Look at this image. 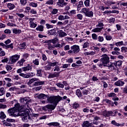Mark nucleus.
I'll use <instances>...</instances> for the list:
<instances>
[{"label":"nucleus","instance_id":"4468645a","mask_svg":"<svg viewBox=\"0 0 127 127\" xmlns=\"http://www.w3.org/2000/svg\"><path fill=\"white\" fill-rule=\"evenodd\" d=\"M59 37H64V36H67V33L63 31V30H61L59 31Z\"/></svg>","mask_w":127,"mask_h":127},{"label":"nucleus","instance_id":"052dcab7","mask_svg":"<svg viewBox=\"0 0 127 127\" xmlns=\"http://www.w3.org/2000/svg\"><path fill=\"white\" fill-rule=\"evenodd\" d=\"M116 21V19L115 18H111L109 19L110 23H114Z\"/></svg>","mask_w":127,"mask_h":127},{"label":"nucleus","instance_id":"9d476101","mask_svg":"<svg viewBox=\"0 0 127 127\" xmlns=\"http://www.w3.org/2000/svg\"><path fill=\"white\" fill-rule=\"evenodd\" d=\"M20 101L21 103H23V104H24L25 107H28V104L30 103V101H29L28 99H27V98H20Z\"/></svg>","mask_w":127,"mask_h":127},{"label":"nucleus","instance_id":"f257e3e1","mask_svg":"<svg viewBox=\"0 0 127 127\" xmlns=\"http://www.w3.org/2000/svg\"><path fill=\"white\" fill-rule=\"evenodd\" d=\"M19 107H20L19 103H17L15 105L14 107L8 110L9 116L14 117L21 116L23 122L25 123L28 122V121L30 120V117L29 116L30 111H29V109H27L24 111H19Z\"/></svg>","mask_w":127,"mask_h":127},{"label":"nucleus","instance_id":"c9c22d12","mask_svg":"<svg viewBox=\"0 0 127 127\" xmlns=\"http://www.w3.org/2000/svg\"><path fill=\"white\" fill-rule=\"evenodd\" d=\"M20 2L21 5L24 6L27 3V0H20Z\"/></svg>","mask_w":127,"mask_h":127},{"label":"nucleus","instance_id":"20e7f679","mask_svg":"<svg viewBox=\"0 0 127 127\" xmlns=\"http://www.w3.org/2000/svg\"><path fill=\"white\" fill-rule=\"evenodd\" d=\"M102 57V58L100 59V61L103 63V66L105 67L106 65L110 63V58L107 54L103 55Z\"/></svg>","mask_w":127,"mask_h":127},{"label":"nucleus","instance_id":"f704fd0d","mask_svg":"<svg viewBox=\"0 0 127 127\" xmlns=\"http://www.w3.org/2000/svg\"><path fill=\"white\" fill-rule=\"evenodd\" d=\"M55 47L53 46V45H52V44H51V43L48 44V48L49 49V50H52V49H53Z\"/></svg>","mask_w":127,"mask_h":127},{"label":"nucleus","instance_id":"338daca9","mask_svg":"<svg viewBox=\"0 0 127 127\" xmlns=\"http://www.w3.org/2000/svg\"><path fill=\"white\" fill-rule=\"evenodd\" d=\"M112 37L110 35L106 36V40H112Z\"/></svg>","mask_w":127,"mask_h":127},{"label":"nucleus","instance_id":"7c9ffc66","mask_svg":"<svg viewBox=\"0 0 127 127\" xmlns=\"http://www.w3.org/2000/svg\"><path fill=\"white\" fill-rule=\"evenodd\" d=\"M70 2L73 4V6H77L78 1L77 0H70Z\"/></svg>","mask_w":127,"mask_h":127},{"label":"nucleus","instance_id":"1a4fd4ad","mask_svg":"<svg viewBox=\"0 0 127 127\" xmlns=\"http://www.w3.org/2000/svg\"><path fill=\"white\" fill-rule=\"evenodd\" d=\"M57 4L58 5L59 7H64V6L68 4V3L65 2L64 0H58Z\"/></svg>","mask_w":127,"mask_h":127},{"label":"nucleus","instance_id":"2eb2a0df","mask_svg":"<svg viewBox=\"0 0 127 127\" xmlns=\"http://www.w3.org/2000/svg\"><path fill=\"white\" fill-rule=\"evenodd\" d=\"M49 97V96H48L47 95H45L43 93H41L40 94H39V95L37 96V98H38V99H45V98H48Z\"/></svg>","mask_w":127,"mask_h":127},{"label":"nucleus","instance_id":"a18cd8bd","mask_svg":"<svg viewBox=\"0 0 127 127\" xmlns=\"http://www.w3.org/2000/svg\"><path fill=\"white\" fill-rule=\"evenodd\" d=\"M115 45H116V46H121L124 45V42L121 41L119 42L116 43Z\"/></svg>","mask_w":127,"mask_h":127},{"label":"nucleus","instance_id":"09e8293b","mask_svg":"<svg viewBox=\"0 0 127 127\" xmlns=\"http://www.w3.org/2000/svg\"><path fill=\"white\" fill-rule=\"evenodd\" d=\"M111 124H112V125H114V126H116V127H120V124L117 123L115 121H112Z\"/></svg>","mask_w":127,"mask_h":127},{"label":"nucleus","instance_id":"de8ad7c7","mask_svg":"<svg viewBox=\"0 0 127 127\" xmlns=\"http://www.w3.org/2000/svg\"><path fill=\"white\" fill-rule=\"evenodd\" d=\"M84 4L85 6H89L90 5V0H86L84 1Z\"/></svg>","mask_w":127,"mask_h":127},{"label":"nucleus","instance_id":"c756f323","mask_svg":"<svg viewBox=\"0 0 127 127\" xmlns=\"http://www.w3.org/2000/svg\"><path fill=\"white\" fill-rule=\"evenodd\" d=\"M4 95V88L0 87V96H3Z\"/></svg>","mask_w":127,"mask_h":127},{"label":"nucleus","instance_id":"774afa93","mask_svg":"<svg viewBox=\"0 0 127 127\" xmlns=\"http://www.w3.org/2000/svg\"><path fill=\"white\" fill-rule=\"evenodd\" d=\"M108 96L110 97H116V93H111L109 94Z\"/></svg>","mask_w":127,"mask_h":127},{"label":"nucleus","instance_id":"423d86ee","mask_svg":"<svg viewBox=\"0 0 127 127\" xmlns=\"http://www.w3.org/2000/svg\"><path fill=\"white\" fill-rule=\"evenodd\" d=\"M20 58V55H15L10 57L9 62L10 64H14Z\"/></svg>","mask_w":127,"mask_h":127},{"label":"nucleus","instance_id":"7ed1b4c3","mask_svg":"<svg viewBox=\"0 0 127 127\" xmlns=\"http://www.w3.org/2000/svg\"><path fill=\"white\" fill-rule=\"evenodd\" d=\"M79 52H80V47L74 45L71 47V50L68 51V54L71 55V54H78Z\"/></svg>","mask_w":127,"mask_h":127},{"label":"nucleus","instance_id":"680f3d73","mask_svg":"<svg viewBox=\"0 0 127 127\" xmlns=\"http://www.w3.org/2000/svg\"><path fill=\"white\" fill-rule=\"evenodd\" d=\"M73 109H77V108H79V104L78 103H74L73 105Z\"/></svg>","mask_w":127,"mask_h":127},{"label":"nucleus","instance_id":"e2e57ef3","mask_svg":"<svg viewBox=\"0 0 127 127\" xmlns=\"http://www.w3.org/2000/svg\"><path fill=\"white\" fill-rule=\"evenodd\" d=\"M58 12V9H54L52 11V13L53 14H56V13H57Z\"/></svg>","mask_w":127,"mask_h":127},{"label":"nucleus","instance_id":"c85d7f7f","mask_svg":"<svg viewBox=\"0 0 127 127\" xmlns=\"http://www.w3.org/2000/svg\"><path fill=\"white\" fill-rule=\"evenodd\" d=\"M30 27H32V28H35L36 26H37V24L33 22H29Z\"/></svg>","mask_w":127,"mask_h":127},{"label":"nucleus","instance_id":"58836bf2","mask_svg":"<svg viewBox=\"0 0 127 127\" xmlns=\"http://www.w3.org/2000/svg\"><path fill=\"white\" fill-rule=\"evenodd\" d=\"M51 67H54V66H57V64H58V62H56L54 63H49Z\"/></svg>","mask_w":127,"mask_h":127},{"label":"nucleus","instance_id":"6e6552de","mask_svg":"<svg viewBox=\"0 0 127 127\" xmlns=\"http://www.w3.org/2000/svg\"><path fill=\"white\" fill-rule=\"evenodd\" d=\"M105 67H108V69L111 71H114V70H116L117 69L116 68L115 63H112L111 62H110L107 65H106Z\"/></svg>","mask_w":127,"mask_h":127},{"label":"nucleus","instance_id":"2f4dec72","mask_svg":"<svg viewBox=\"0 0 127 127\" xmlns=\"http://www.w3.org/2000/svg\"><path fill=\"white\" fill-rule=\"evenodd\" d=\"M76 95L78 98H81L82 97V93L81 92V90L77 89L76 90Z\"/></svg>","mask_w":127,"mask_h":127},{"label":"nucleus","instance_id":"8fccbe9b","mask_svg":"<svg viewBox=\"0 0 127 127\" xmlns=\"http://www.w3.org/2000/svg\"><path fill=\"white\" fill-rule=\"evenodd\" d=\"M77 18L79 19L80 20H82L83 19V15L81 14H78L77 15Z\"/></svg>","mask_w":127,"mask_h":127},{"label":"nucleus","instance_id":"cd10ccee","mask_svg":"<svg viewBox=\"0 0 127 127\" xmlns=\"http://www.w3.org/2000/svg\"><path fill=\"white\" fill-rule=\"evenodd\" d=\"M19 76L21 77H23V78H25V79H28V75L27 73H21L19 74Z\"/></svg>","mask_w":127,"mask_h":127},{"label":"nucleus","instance_id":"bb28decb","mask_svg":"<svg viewBox=\"0 0 127 127\" xmlns=\"http://www.w3.org/2000/svg\"><path fill=\"white\" fill-rule=\"evenodd\" d=\"M44 68L45 70H46V71H49V70H50V69H51V66L50 65L49 63L47 65L45 66Z\"/></svg>","mask_w":127,"mask_h":127},{"label":"nucleus","instance_id":"f3484780","mask_svg":"<svg viewBox=\"0 0 127 127\" xmlns=\"http://www.w3.org/2000/svg\"><path fill=\"white\" fill-rule=\"evenodd\" d=\"M48 34H49V35L55 36L57 34V32H56V31L55 29H52L48 31Z\"/></svg>","mask_w":127,"mask_h":127},{"label":"nucleus","instance_id":"a19ab883","mask_svg":"<svg viewBox=\"0 0 127 127\" xmlns=\"http://www.w3.org/2000/svg\"><path fill=\"white\" fill-rule=\"evenodd\" d=\"M92 37L94 40H97L98 39V35L95 33L92 34Z\"/></svg>","mask_w":127,"mask_h":127},{"label":"nucleus","instance_id":"72a5a7b5","mask_svg":"<svg viewBox=\"0 0 127 127\" xmlns=\"http://www.w3.org/2000/svg\"><path fill=\"white\" fill-rule=\"evenodd\" d=\"M8 48L13 49V44L11 43L10 45L5 46V49H8Z\"/></svg>","mask_w":127,"mask_h":127},{"label":"nucleus","instance_id":"9b49d317","mask_svg":"<svg viewBox=\"0 0 127 127\" xmlns=\"http://www.w3.org/2000/svg\"><path fill=\"white\" fill-rule=\"evenodd\" d=\"M60 76V72H54V73H50L48 78H57L58 77H59Z\"/></svg>","mask_w":127,"mask_h":127},{"label":"nucleus","instance_id":"0e129e2a","mask_svg":"<svg viewBox=\"0 0 127 127\" xmlns=\"http://www.w3.org/2000/svg\"><path fill=\"white\" fill-rule=\"evenodd\" d=\"M7 25L8 26H12V27H15L16 26V25L15 24H13V23H10V22H8L7 23Z\"/></svg>","mask_w":127,"mask_h":127},{"label":"nucleus","instance_id":"6e6d98bb","mask_svg":"<svg viewBox=\"0 0 127 127\" xmlns=\"http://www.w3.org/2000/svg\"><path fill=\"white\" fill-rule=\"evenodd\" d=\"M54 71H57V72H59V71H60V67H59V66L55 67V68H54Z\"/></svg>","mask_w":127,"mask_h":127},{"label":"nucleus","instance_id":"a211bd4d","mask_svg":"<svg viewBox=\"0 0 127 127\" xmlns=\"http://www.w3.org/2000/svg\"><path fill=\"white\" fill-rule=\"evenodd\" d=\"M22 69L23 71H24V72H26V71H29V70H31L32 67L31 66L28 64V66L26 67H23L22 68Z\"/></svg>","mask_w":127,"mask_h":127},{"label":"nucleus","instance_id":"603ef678","mask_svg":"<svg viewBox=\"0 0 127 127\" xmlns=\"http://www.w3.org/2000/svg\"><path fill=\"white\" fill-rule=\"evenodd\" d=\"M55 47H56V48H62L63 46L60 44H57L55 45Z\"/></svg>","mask_w":127,"mask_h":127},{"label":"nucleus","instance_id":"4c0bfd02","mask_svg":"<svg viewBox=\"0 0 127 127\" xmlns=\"http://www.w3.org/2000/svg\"><path fill=\"white\" fill-rule=\"evenodd\" d=\"M42 70L41 69H38L37 70V76H38V77H41V76H42V74L41 73Z\"/></svg>","mask_w":127,"mask_h":127},{"label":"nucleus","instance_id":"3c124183","mask_svg":"<svg viewBox=\"0 0 127 127\" xmlns=\"http://www.w3.org/2000/svg\"><path fill=\"white\" fill-rule=\"evenodd\" d=\"M112 54H113V55H120V54H121V53L115 51L112 52Z\"/></svg>","mask_w":127,"mask_h":127},{"label":"nucleus","instance_id":"473e14b6","mask_svg":"<svg viewBox=\"0 0 127 127\" xmlns=\"http://www.w3.org/2000/svg\"><path fill=\"white\" fill-rule=\"evenodd\" d=\"M30 6H32V7H37V3L31 2L29 3Z\"/></svg>","mask_w":127,"mask_h":127},{"label":"nucleus","instance_id":"0eeeda50","mask_svg":"<svg viewBox=\"0 0 127 127\" xmlns=\"http://www.w3.org/2000/svg\"><path fill=\"white\" fill-rule=\"evenodd\" d=\"M38 81H39V79H38V78H31L28 82L27 85H31V84H33V86H35V87H36L37 86H39Z\"/></svg>","mask_w":127,"mask_h":127},{"label":"nucleus","instance_id":"5fc2aeb1","mask_svg":"<svg viewBox=\"0 0 127 127\" xmlns=\"http://www.w3.org/2000/svg\"><path fill=\"white\" fill-rule=\"evenodd\" d=\"M46 26L47 29H49L50 28H53V25H50L49 24H46Z\"/></svg>","mask_w":127,"mask_h":127},{"label":"nucleus","instance_id":"ddd939ff","mask_svg":"<svg viewBox=\"0 0 127 127\" xmlns=\"http://www.w3.org/2000/svg\"><path fill=\"white\" fill-rule=\"evenodd\" d=\"M82 127H95L94 126H92L91 124H90V122L88 121H85L83 123Z\"/></svg>","mask_w":127,"mask_h":127},{"label":"nucleus","instance_id":"4be33fe9","mask_svg":"<svg viewBox=\"0 0 127 127\" xmlns=\"http://www.w3.org/2000/svg\"><path fill=\"white\" fill-rule=\"evenodd\" d=\"M25 61V60H24V59H22L17 62V64H19V66H20V67L21 66H23V63H24Z\"/></svg>","mask_w":127,"mask_h":127},{"label":"nucleus","instance_id":"13d9d810","mask_svg":"<svg viewBox=\"0 0 127 127\" xmlns=\"http://www.w3.org/2000/svg\"><path fill=\"white\" fill-rule=\"evenodd\" d=\"M56 85L59 88H64V84H61L60 83H57Z\"/></svg>","mask_w":127,"mask_h":127},{"label":"nucleus","instance_id":"393cba45","mask_svg":"<svg viewBox=\"0 0 127 127\" xmlns=\"http://www.w3.org/2000/svg\"><path fill=\"white\" fill-rule=\"evenodd\" d=\"M59 41V39H58V38L56 37L54 39L51 40V43H53V44H55L57 43Z\"/></svg>","mask_w":127,"mask_h":127},{"label":"nucleus","instance_id":"49530a36","mask_svg":"<svg viewBox=\"0 0 127 127\" xmlns=\"http://www.w3.org/2000/svg\"><path fill=\"white\" fill-rule=\"evenodd\" d=\"M46 4H53L54 1L53 0H49L46 2Z\"/></svg>","mask_w":127,"mask_h":127},{"label":"nucleus","instance_id":"39448f33","mask_svg":"<svg viewBox=\"0 0 127 127\" xmlns=\"http://www.w3.org/2000/svg\"><path fill=\"white\" fill-rule=\"evenodd\" d=\"M96 27L92 30V32H101L102 30L104 29V23L101 21L98 22V24L96 25Z\"/></svg>","mask_w":127,"mask_h":127},{"label":"nucleus","instance_id":"f03ea898","mask_svg":"<svg viewBox=\"0 0 127 127\" xmlns=\"http://www.w3.org/2000/svg\"><path fill=\"white\" fill-rule=\"evenodd\" d=\"M63 98L60 96H51L50 97H47V101L48 103H49L50 104H53V105L48 104L43 107L42 110H43V111H48V110L53 111V110L56 108L57 104H58V103Z\"/></svg>","mask_w":127,"mask_h":127},{"label":"nucleus","instance_id":"79ce46f5","mask_svg":"<svg viewBox=\"0 0 127 127\" xmlns=\"http://www.w3.org/2000/svg\"><path fill=\"white\" fill-rule=\"evenodd\" d=\"M6 121L8 123H15V120L12 119L7 118Z\"/></svg>","mask_w":127,"mask_h":127},{"label":"nucleus","instance_id":"412c9836","mask_svg":"<svg viewBox=\"0 0 127 127\" xmlns=\"http://www.w3.org/2000/svg\"><path fill=\"white\" fill-rule=\"evenodd\" d=\"M7 7L9 8L10 10L13 9L15 7V5L11 3H8L7 5Z\"/></svg>","mask_w":127,"mask_h":127},{"label":"nucleus","instance_id":"c03bdc74","mask_svg":"<svg viewBox=\"0 0 127 127\" xmlns=\"http://www.w3.org/2000/svg\"><path fill=\"white\" fill-rule=\"evenodd\" d=\"M97 39H98V41L99 42H103V41H104V37H102V36H99V37L97 38Z\"/></svg>","mask_w":127,"mask_h":127},{"label":"nucleus","instance_id":"37998d69","mask_svg":"<svg viewBox=\"0 0 127 127\" xmlns=\"http://www.w3.org/2000/svg\"><path fill=\"white\" fill-rule=\"evenodd\" d=\"M33 63H34V65H39V61L38 60V59H36L33 61Z\"/></svg>","mask_w":127,"mask_h":127},{"label":"nucleus","instance_id":"aec40b11","mask_svg":"<svg viewBox=\"0 0 127 127\" xmlns=\"http://www.w3.org/2000/svg\"><path fill=\"white\" fill-rule=\"evenodd\" d=\"M94 15V12L92 11H90V9L88 10V12H87L85 16H88V17H92Z\"/></svg>","mask_w":127,"mask_h":127},{"label":"nucleus","instance_id":"dca6fc26","mask_svg":"<svg viewBox=\"0 0 127 127\" xmlns=\"http://www.w3.org/2000/svg\"><path fill=\"white\" fill-rule=\"evenodd\" d=\"M112 115H113L112 111H105L103 112V116H104V117H110V116H112Z\"/></svg>","mask_w":127,"mask_h":127},{"label":"nucleus","instance_id":"bf43d9fd","mask_svg":"<svg viewBox=\"0 0 127 127\" xmlns=\"http://www.w3.org/2000/svg\"><path fill=\"white\" fill-rule=\"evenodd\" d=\"M4 32L6 34H10V33H11V31L9 29H6L4 30Z\"/></svg>","mask_w":127,"mask_h":127},{"label":"nucleus","instance_id":"4d7b16f0","mask_svg":"<svg viewBox=\"0 0 127 127\" xmlns=\"http://www.w3.org/2000/svg\"><path fill=\"white\" fill-rule=\"evenodd\" d=\"M16 15H18L19 17H20V18H23L24 17V14H20L19 13H16Z\"/></svg>","mask_w":127,"mask_h":127},{"label":"nucleus","instance_id":"b1692460","mask_svg":"<svg viewBox=\"0 0 127 127\" xmlns=\"http://www.w3.org/2000/svg\"><path fill=\"white\" fill-rule=\"evenodd\" d=\"M0 115V119H1V120H4V119L6 118V116L4 114L3 112H1Z\"/></svg>","mask_w":127,"mask_h":127},{"label":"nucleus","instance_id":"f8f14e48","mask_svg":"<svg viewBox=\"0 0 127 127\" xmlns=\"http://www.w3.org/2000/svg\"><path fill=\"white\" fill-rule=\"evenodd\" d=\"M115 85L118 87L124 86L125 85V82L122 81L121 80H119L115 83Z\"/></svg>","mask_w":127,"mask_h":127},{"label":"nucleus","instance_id":"ea45409f","mask_svg":"<svg viewBox=\"0 0 127 127\" xmlns=\"http://www.w3.org/2000/svg\"><path fill=\"white\" fill-rule=\"evenodd\" d=\"M3 125H5V126L6 127H11L12 126V125L10 123H8L6 122H5V120H4L3 121Z\"/></svg>","mask_w":127,"mask_h":127},{"label":"nucleus","instance_id":"5701e85b","mask_svg":"<svg viewBox=\"0 0 127 127\" xmlns=\"http://www.w3.org/2000/svg\"><path fill=\"white\" fill-rule=\"evenodd\" d=\"M44 29V27L42 25L38 26V27L36 28V30H37L38 31H41V32L43 31Z\"/></svg>","mask_w":127,"mask_h":127},{"label":"nucleus","instance_id":"69168bd1","mask_svg":"<svg viewBox=\"0 0 127 127\" xmlns=\"http://www.w3.org/2000/svg\"><path fill=\"white\" fill-rule=\"evenodd\" d=\"M58 19L59 20H64V16L62 15H60L58 17Z\"/></svg>","mask_w":127,"mask_h":127},{"label":"nucleus","instance_id":"a878e982","mask_svg":"<svg viewBox=\"0 0 127 127\" xmlns=\"http://www.w3.org/2000/svg\"><path fill=\"white\" fill-rule=\"evenodd\" d=\"M89 9H90L87 8H83L81 9V12H83V13H84L85 15H86Z\"/></svg>","mask_w":127,"mask_h":127},{"label":"nucleus","instance_id":"864d4df0","mask_svg":"<svg viewBox=\"0 0 127 127\" xmlns=\"http://www.w3.org/2000/svg\"><path fill=\"white\" fill-rule=\"evenodd\" d=\"M89 47V43L85 42L83 45V48H87Z\"/></svg>","mask_w":127,"mask_h":127},{"label":"nucleus","instance_id":"e433bc0d","mask_svg":"<svg viewBox=\"0 0 127 127\" xmlns=\"http://www.w3.org/2000/svg\"><path fill=\"white\" fill-rule=\"evenodd\" d=\"M21 32V31L20 30L16 29H13V33H15V34H19Z\"/></svg>","mask_w":127,"mask_h":127},{"label":"nucleus","instance_id":"6ab92c4d","mask_svg":"<svg viewBox=\"0 0 127 127\" xmlns=\"http://www.w3.org/2000/svg\"><path fill=\"white\" fill-rule=\"evenodd\" d=\"M114 64L115 65V67L117 68V67H120V66H122V64H123V62H122L121 61H116L114 63Z\"/></svg>","mask_w":127,"mask_h":127}]
</instances>
